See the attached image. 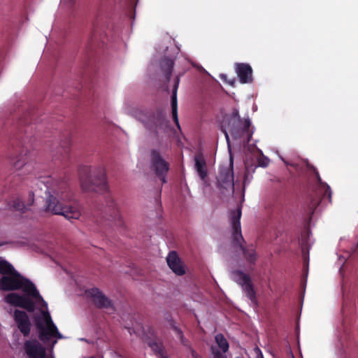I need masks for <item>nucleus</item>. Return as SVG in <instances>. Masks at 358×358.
I'll return each instance as SVG.
<instances>
[{
    "label": "nucleus",
    "instance_id": "obj_27",
    "mask_svg": "<svg viewBox=\"0 0 358 358\" xmlns=\"http://www.w3.org/2000/svg\"><path fill=\"white\" fill-rule=\"evenodd\" d=\"M258 166L262 167H266L269 164V159L267 157H262L257 160Z\"/></svg>",
    "mask_w": 358,
    "mask_h": 358
},
{
    "label": "nucleus",
    "instance_id": "obj_5",
    "mask_svg": "<svg viewBox=\"0 0 358 358\" xmlns=\"http://www.w3.org/2000/svg\"><path fill=\"white\" fill-rule=\"evenodd\" d=\"M80 185L86 192H108L105 170L101 167L84 166L79 171Z\"/></svg>",
    "mask_w": 358,
    "mask_h": 358
},
{
    "label": "nucleus",
    "instance_id": "obj_32",
    "mask_svg": "<svg viewBox=\"0 0 358 358\" xmlns=\"http://www.w3.org/2000/svg\"><path fill=\"white\" fill-rule=\"evenodd\" d=\"M8 243L5 241H0V247L6 245Z\"/></svg>",
    "mask_w": 358,
    "mask_h": 358
},
{
    "label": "nucleus",
    "instance_id": "obj_13",
    "mask_svg": "<svg viewBox=\"0 0 358 358\" xmlns=\"http://www.w3.org/2000/svg\"><path fill=\"white\" fill-rule=\"evenodd\" d=\"M234 275L236 278V281L243 287V291L250 301L255 305H257L256 292L251 282L250 275L248 274L244 273L241 271H234Z\"/></svg>",
    "mask_w": 358,
    "mask_h": 358
},
{
    "label": "nucleus",
    "instance_id": "obj_11",
    "mask_svg": "<svg viewBox=\"0 0 358 358\" xmlns=\"http://www.w3.org/2000/svg\"><path fill=\"white\" fill-rule=\"evenodd\" d=\"M85 294L96 308L114 310L115 308L112 300L107 297L99 288L93 287L89 289L86 290Z\"/></svg>",
    "mask_w": 358,
    "mask_h": 358
},
{
    "label": "nucleus",
    "instance_id": "obj_33",
    "mask_svg": "<svg viewBox=\"0 0 358 358\" xmlns=\"http://www.w3.org/2000/svg\"><path fill=\"white\" fill-rule=\"evenodd\" d=\"M131 3H136L138 0H130Z\"/></svg>",
    "mask_w": 358,
    "mask_h": 358
},
{
    "label": "nucleus",
    "instance_id": "obj_37",
    "mask_svg": "<svg viewBox=\"0 0 358 358\" xmlns=\"http://www.w3.org/2000/svg\"><path fill=\"white\" fill-rule=\"evenodd\" d=\"M236 358H240V357H236Z\"/></svg>",
    "mask_w": 358,
    "mask_h": 358
},
{
    "label": "nucleus",
    "instance_id": "obj_34",
    "mask_svg": "<svg viewBox=\"0 0 358 358\" xmlns=\"http://www.w3.org/2000/svg\"><path fill=\"white\" fill-rule=\"evenodd\" d=\"M74 0H69V4H70L71 2H73Z\"/></svg>",
    "mask_w": 358,
    "mask_h": 358
},
{
    "label": "nucleus",
    "instance_id": "obj_8",
    "mask_svg": "<svg viewBox=\"0 0 358 358\" xmlns=\"http://www.w3.org/2000/svg\"><path fill=\"white\" fill-rule=\"evenodd\" d=\"M64 193L55 188L48 189L44 210L53 215L66 217L65 196L63 195Z\"/></svg>",
    "mask_w": 358,
    "mask_h": 358
},
{
    "label": "nucleus",
    "instance_id": "obj_23",
    "mask_svg": "<svg viewBox=\"0 0 358 358\" xmlns=\"http://www.w3.org/2000/svg\"><path fill=\"white\" fill-rule=\"evenodd\" d=\"M215 339L218 347L222 350L223 353H225L229 350V343L222 334H217Z\"/></svg>",
    "mask_w": 358,
    "mask_h": 358
},
{
    "label": "nucleus",
    "instance_id": "obj_6",
    "mask_svg": "<svg viewBox=\"0 0 358 358\" xmlns=\"http://www.w3.org/2000/svg\"><path fill=\"white\" fill-rule=\"evenodd\" d=\"M241 207L238 206L236 210L230 212V222L232 227V243L234 246L238 247L243 252V256L247 262L255 264L257 260V253L251 245L245 247L243 245L245 240L241 233Z\"/></svg>",
    "mask_w": 358,
    "mask_h": 358
},
{
    "label": "nucleus",
    "instance_id": "obj_1",
    "mask_svg": "<svg viewBox=\"0 0 358 358\" xmlns=\"http://www.w3.org/2000/svg\"><path fill=\"white\" fill-rule=\"evenodd\" d=\"M0 289L4 291L21 289L22 294L13 292L5 296V301L34 313L33 320L41 341L52 348L62 338L52 322L48 303L40 294L35 285L24 278L7 261L0 259Z\"/></svg>",
    "mask_w": 358,
    "mask_h": 358
},
{
    "label": "nucleus",
    "instance_id": "obj_18",
    "mask_svg": "<svg viewBox=\"0 0 358 358\" xmlns=\"http://www.w3.org/2000/svg\"><path fill=\"white\" fill-rule=\"evenodd\" d=\"M236 71L241 83H250L252 82V69L250 64L238 63L236 64Z\"/></svg>",
    "mask_w": 358,
    "mask_h": 358
},
{
    "label": "nucleus",
    "instance_id": "obj_3",
    "mask_svg": "<svg viewBox=\"0 0 358 358\" xmlns=\"http://www.w3.org/2000/svg\"><path fill=\"white\" fill-rule=\"evenodd\" d=\"M106 206L104 209L100 206H94L90 212L85 213L88 222L94 223L97 227L104 220H109L119 227L123 228L124 226L122 217L120 214L117 205L110 194L105 196Z\"/></svg>",
    "mask_w": 358,
    "mask_h": 358
},
{
    "label": "nucleus",
    "instance_id": "obj_2",
    "mask_svg": "<svg viewBox=\"0 0 358 358\" xmlns=\"http://www.w3.org/2000/svg\"><path fill=\"white\" fill-rule=\"evenodd\" d=\"M250 126V120L248 117L242 119L238 110L234 108L230 116L225 117L222 130L228 143L229 141V134H230L234 139L243 138V141L248 143L253 134Z\"/></svg>",
    "mask_w": 358,
    "mask_h": 358
},
{
    "label": "nucleus",
    "instance_id": "obj_31",
    "mask_svg": "<svg viewBox=\"0 0 358 358\" xmlns=\"http://www.w3.org/2000/svg\"><path fill=\"white\" fill-rule=\"evenodd\" d=\"M191 355L192 358H201V356L198 355V353L192 348H190Z\"/></svg>",
    "mask_w": 358,
    "mask_h": 358
},
{
    "label": "nucleus",
    "instance_id": "obj_29",
    "mask_svg": "<svg viewBox=\"0 0 358 358\" xmlns=\"http://www.w3.org/2000/svg\"><path fill=\"white\" fill-rule=\"evenodd\" d=\"M171 325L173 330L177 334L178 338L184 335L182 331L180 328H178L177 326H176L174 324L173 322H171Z\"/></svg>",
    "mask_w": 358,
    "mask_h": 358
},
{
    "label": "nucleus",
    "instance_id": "obj_10",
    "mask_svg": "<svg viewBox=\"0 0 358 358\" xmlns=\"http://www.w3.org/2000/svg\"><path fill=\"white\" fill-rule=\"evenodd\" d=\"M234 160L231 155L229 163L227 165H222L219 168L218 174L217 176V186L220 188L227 189L231 188L234 192Z\"/></svg>",
    "mask_w": 358,
    "mask_h": 358
},
{
    "label": "nucleus",
    "instance_id": "obj_14",
    "mask_svg": "<svg viewBox=\"0 0 358 358\" xmlns=\"http://www.w3.org/2000/svg\"><path fill=\"white\" fill-rule=\"evenodd\" d=\"M145 126L155 132L158 129H164L168 126L169 122L166 120L164 115L162 112L158 111L156 114H154L150 117L148 121L143 120Z\"/></svg>",
    "mask_w": 358,
    "mask_h": 358
},
{
    "label": "nucleus",
    "instance_id": "obj_16",
    "mask_svg": "<svg viewBox=\"0 0 358 358\" xmlns=\"http://www.w3.org/2000/svg\"><path fill=\"white\" fill-rule=\"evenodd\" d=\"M183 73H179L176 76L175 80H174V85L173 87L172 90V94H171V113H172V117L173 120L177 126L178 129L180 131L181 128L179 124L178 120V101H177V92L180 83V76H182Z\"/></svg>",
    "mask_w": 358,
    "mask_h": 358
},
{
    "label": "nucleus",
    "instance_id": "obj_17",
    "mask_svg": "<svg viewBox=\"0 0 358 358\" xmlns=\"http://www.w3.org/2000/svg\"><path fill=\"white\" fill-rule=\"evenodd\" d=\"M166 262L169 267L177 275H182L185 273V267L183 266L181 260L176 252H170L168 257H166Z\"/></svg>",
    "mask_w": 358,
    "mask_h": 358
},
{
    "label": "nucleus",
    "instance_id": "obj_7",
    "mask_svg": "<svg viewBox=\"0 0 358 358\" xmlns=\"http://www.w3.org/2000/svg\"><path fill=\"white\" fill-rule=\"evenodd\" d=\"M315 176L318 182L317 187L306 197L303 208L311 219L315 210L320 203L322 199L327 197L329 201L331 200V190L330 187L322 181L320 174L315 171Z\"/></svg>",
    "mask_w": 358,
    "mask_h": 358
},
{
    "label": "nucleus",
    "instance_id": "obj_36",
    "mask_svg": "<svg viewBox=\"0 0 358 358\" xmlns=\"http://www.w3.org/2000/svg\"><path fill=\"white\" fill-rule=\"evenodd\" d=\"M261 358H263V356L262 355Z\"/></svg>",
    "mask_w": 358,
    "mask_h": 358
},
{
    "label": "nucleus",
    "instance_id": "obj_9",
    "mask_svg": "<svg viewBox=\"0 0 358 358\" xmlns=\"http://www.w3.org/2000/svg\"><path fill=\"white\" fill-rule=\"evenodd\" d=\"M150 169L162 184L166 183V176L170 169V164L157 150L150 151Z\"/></svg>",
    "mask_w": 358,
    "mask_h": 358
},
{
    "label": "nucleus",
    "instance_id": "obj_22",
    "mask_svg": "<svg viewBox=\"0 0 358 358\" xmlns=\"http://www.w3.org/2000/svg\"><path fill=\"white\" fill-rule=\"evenodd\" d=\"M10 208L14 210L24 212L28 210V208L26 206V203L22 201L20 198H16L9 204Z\"/></svg>",
    "mask_w": 358,
    "mask_h": 358
},
{
    "label": "nucleus",
    "instance_id": "obj_4",
    "mask_svg": "<svg viewBox=\"0 0 358 358\" xmlns=\"http://www.w3.org/2000/svg\"><path fill=\"white\" fill-rule=\"evenodd\" d=\"M104 43L102 35L94 30L85 50L86 61L83 76L85 83L82 85V94L85 96H88L91 94L90 84L88 82L91 79L92 73L94 71V64L96 62V55L99 53L98 50L103 47Z\"/></svg>",
    "mask_w": 358,
    "mask_h": 358
},
{
    "label": "nucleus",
    "instance_id": "obj_19",
    "mask_svg": "<svg viewBox=\"0 0 358 358\" xmlns=\"http://www.w3.org/2000/svg\"><path fill=\"white\" fill-rule=\"evenodd\" d=\"M194 168L201 180L206 183L208 170L206 159L201 153H197L194 156Z\"/></svg>",
    "mask_w": 358,
    "mask_h": 358
},
{
    "label": "nucleus",
    "instance_id": "obj_24",
    "mask_svg": "<svg viewBox=\"0 0 358 358\" xmlns=\"http://www.w3.org/2000/svg\"><path fill=\"white\" fill-rule=\"evenodd\" d=\"M81 215L80 207L78 204L69 205V220L78 219Z\"/></svg>",
    "mask_w": 358,
    "mask_h": 358
},
{
    "label": "nucleus",
    "instance_id": "obj_35",
    "mask_svg": "<svg viewBox=\"0 0 358 358\" xmlns=\"http://www.w3.org/2000/svg\"><path fill=\"white\" fill-rule=\"evenodd\" d=\"M90 358H95L94 357H90Z\"/></svg>",
    "mask_w": 358,
    "mask_h": 358
},
{
    "label": "nucleus",
    "instance_id": "obj_28",
    "mask_svg": "<svg viewBox=\"0 0 358 358\" xmlns=\"http://www.w3.org/2000/svg\"><path fill=\"white\" fill-rule=\"evenodd\" d=\"M34 202V194L32 192H30L28 195V200L26 203L27 207L29 208L31 206L33 205Z\"/></svg>",
    "mask_w": 358,
    "mask_h": 358
},
{
    "label": "nucleus",
    "instance_id": "obj_30",
    "mask_svg": "<svg viewBox=\"0 0 358 358\" xmlns=\"http://www.w3.org/2000/svg\"><path fill=\"white\" fill-rule=\"evenodd\" d=\"M179 339L181 342V343L184 345V346H187L188 345V341L185 338V337L183 336L179 337Z\"/></svg>",
    "mask_w": 358,
    "mask_h": 358
},
{
    "label": "nucleus",
    "instance_id": "obj_20",
    "mask_svg": "<svg viewBox=\"0 0 358 358\" xmlns=\"http://www.w3.org/2000/svg\"><path fill=\"white\" fill-rule=\"evenodd\" d=\"M173 66L174 62L170 58L164 57L160 61V67L167 82L171 79Z\"/></svg>",
    "mask_w": 358,
    "mask_h": 358
},
{
    "label": "nucleus",
    "instance_id": "obj_12",
    "mask_svg": "<svg viewBox=\"0 0 358 358\" xmlns=\"http://www.w3.org/2000/svg\"><path fill=\"white\" fill-rule=\"evenodd\" d=\"M26 358H53L52 351L47 352L36 340L27 341L24 344Z\"/></svg>",
    "mask_w": 358,
    "mask_h": 358
},
{
    "label": "nucleus",
    "instance_id": "obj_26",
    "mask_svg": "<svg viewBox=\"0 0 358 358\" xmlns=\"http://www.w3.org/2000/svg\"><path fill=\"white\" fill-rule=\"evenodd\" d=\"M210 350L213 355V358H227L226 355L222 353L215 346H212L210 348Z\"/></svg>",
    "mask_w": 358,
    "mask_h": 358
},
{
    "label": "nucleus",
    "instance_id": "obj_15",
    "mask_svg": "<svg viewBox=\"0 0 358 358\" xmlns=\"http://www.w3.org/2000/svg\"><path fill=\"white\" fill-rule=\"evenodd\" d=\"M13 317L20 332L24 336H28L31 329V323L28 315L24 311L15 310Z\"/></svg>",
    "mask_w": 358,
    "mask_h": 358
},
{
    "label": "nucleus",
    "instance_id": "obj_25",
    "mask_svg": "<svg viewBox=\"0 0 358 358\" xmlns=\"http://www.w3.org/2000/svg\"><path fill=\"white\" fill-rule=\"evenodd\" d=\"M149 346L156 353V355L159 356H162L164 355V347L162 343L152 341L149 342Z\"/></svg>",
    "mask_w": 358,
    "mask_h": 358
},
{
    "label": "nucleus",
    "instance_id": "obj_21",
    "mask_svg": "<svg viewBox=\"0 0 358 358\" xmlns=\"http://www.w3.org/2000/svg\"><path fill=\"white\" fill-rule=\"evenodd\" d=\"M30 153L27 150H22L12 159V164L16 169H20L28 162Z\"/></svg>",
    "mask_w": 358,
    "mask_h": 358
}]
</instances>
